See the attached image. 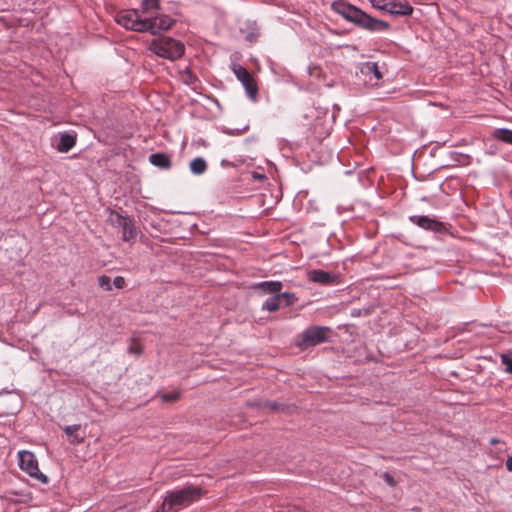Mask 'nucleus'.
Segmentation results:
<instances>
[{
    "instance_id": "1",
    "label": "nucleus",
    "mask_w": 512,
    "mask_h": 512,
    "mask_svg": "<svg viewBox=\"0 0 512 512\" xmlns=\"http://www.w3.org/2000/svg\"><path fill=\"white\" fill-rule=\"evenodd\" d=\"M159 9L160 0H142L141 10L123 11L118 15L117 22L129 30L157 35L170 29L175 22L168 15H155Z\"/></svg>"
},
{
    "instance_id": "2",
    "label": "nucleus",
    "mask_w": 512,
    "mask_h": 512,
    "mask_svg": "<svg viewBox=\"0 0 512 512\" xmlns=\"http://www.w3.org/2000/svg\"><path fill=\"white\" fill-rule=\"evenodd\" d=\"M331 8L345 20L370 32H382L389 29L388 22L373 18L366 12L344 0L334 1L331 4Z\"/></svg>"
},
{
    "instance_id": "3",
    "label": "nucleus",
    "mask_w": 512,
    "mask_h": 512,
    "mask_svg": "<svg viewBox=\"0 0 512 512\" xmlns=\"http://www.w3.org/2000/svg\"><path fill=\"white\" fill-rule=\"evenodd\" d=\"M203 495V490L194 485H186L180 489L167 491L164 501L157 512H178L198 501Z\"/></svg>"
},
{
    "instance_id": "4",
    "label": "nucleus",
    "mask_w": 512,
    "mask_h": 512,
    "mask_svg": "<svg viewBox=\"0 0 512 512\" xmlns=\"http://www.w3.org/2000/svg\"><path fill=\"white\" fill-rule=\"evenodd\" d=\"M149 50L158 57L175 61L183 56L185 46L181 41L174 38L160 37L150 42Z\"/></svg>"
},
{
    "instance_id": "5",
    "label": "nucleus",
    "mask_w": 512,
    "mask_h": 512,
    "mask_svg": "<svg viewBox=\"0 0 512 512\" xmlns=\"http://www.w3.org/2000/svg\"><path fill=\"white\" fill-rule=\"evenodd\" d=\"M329 332V327L309 326L297 336L296 345L300 349L305 350L309 347L328 342Z\"/></svg>"
},
{
    "instance_id": "6",
    "label": "nucleus",
    "mask_w": 512,
    "mask_h": 512,
    "mask_svg": "<svg viewBox=\"0 0 512 512\" xmlns=\"http://www.w3.org/2000/svg\"><path fill=\"white\" fill-rule=\"evenodd\" d=\"M18 457L19 466L23 471L43 484L48 483V477L39 470L37 459L32 452L19 451Z\"/></svg>"
},
{
    "instance_id": "7",
    "label": "nucleus",
    "mask_w": 512,
    "mask_h": 512,
    "mask_svg": "<svg viewBox=\"0 0 512 512\" xmlns=\"http://www.w3.org/2000/svg\"><path fill=\"white\" fill-rule=\"evenodd\" d=\"M232 71L235 74L237 80L240 81L245 88L247 96L252 101H256L258 97V86L251 73L245 67L239 64H233Z\"/></svg>"
},
{
    "instance_id": "8",
    "label": "nucleus",
    "mask_w": 512,
    "mask_h": 512,
    "mask_svg": "<svg viewBox=\"0 0 512 512\" xmlns=\"http://www.w3.org/2000/svg\"><path fill=\"white\" fill-rule=\"evenodd\" d=\"M409 221L414 225H417L419 228L435 234L442 235L448 232L447 226L444 222L428 215H412L409 217Z\"/></svg>"
},
{
    "instance_id": "9",
    "label": "nucleus",
    "mask_w": 512,
    "mask_h": 512,
    "mask_svg": "<svg viewBox=\"0 0 512 512\" xmlns=\"http://www.w3.org/2000/svg\"><path fill=\"white\" fill-rule=\"evenodd\" d=\"M308 280L314 283H318L321 285H334L337 281V276L334 274H331L329 272H326L324 270L316 269L311 270L307 274Z\"/></svg>"
},
{
    "instance_id": "10",
    "label": "nucleus",
    "mask_w": 512,
    "mask_h": 512,
    "mask_svg": "<svg viewBox=\"0 0 512 512\" xmlns=\"http://www.w3.org/2000/svg\"><path fill=\"white\" fill-rule=\"evenodd\" d=\"M385 12L393 16H410L413 13V7L404 0L389 1Z\"/></svg>"
},
{
    "instance_id": "11",
    "label": "nucleus",
    "mask_w": 512,
    "mask_h": 512,
    "mask_svg": "<svg viewBox=\"0 0 512 512\" xmlns=\"http://www.w3.org/2000/svg\"><path fill=\"white\" fill-rule=\"evenodd\" d=\"M118 225L122 229V238L124 241L129 242L136 239L137 231L134 226L133 220L130 217H122L118 215Z\"/></svg>"
},
{
    "instance_id": "12",
    "label": "nucleus",
    "mask_w": 512,
    "mask_h": 512,
    "mask_svg": "<svg viewBox=\"0 0 512 512\" xmlns=\"http://www.w3.org/2000/svg\"><path fill=\"white\" fill-rule=\"evenodd\" d=\"M62 431L65 433V435L69 438V443L72 445H80L85 440V433L81 431V425L75 424V425H66L63 426Z\"/></svg>"
},
{
    "instance_id": "13",
    "label": "nucleus",
    "mask_w": 512,
    "mask_h": 512,
    "mask_svg": "<svg viewBox=\"0 0 512 512\" xmlns=\"http://www.w3.org/2000/svg\"><path fill=\"white\" fill-rule=\"evenodd\" d=\"M76 144V136L70 133H63L60 135V140L56 145V149L60 153H67Z\"/></svg>"
},
{
    "instance_id": "14",
    "label": "nucleus",
    "mask_w": 512,
    "mask_h": 512,
    "mask_svg": "<svg viewBox=\"0 0 512 512\" xmlns=\"http://www.w3.org/2000/svg\"><path fill=\"white\" fill-rule=\"evenodd\" d=\"M149 162L161 169H169L172 165L169 155L166 153H153L149 156Z\"/></svg>"
},
{
    "instance_id": "15",
    "label": "nucleus",
    "mask_w": 512,
    "mask_h": 512,
    "mask_svg": "<svg viewBox=\"0 0 512 512\" xmlns=\"http://www.w3.org/2000/svg\"><path fill=\"white\" fill-rule=\"evenodd\" d=\"M360 72H361V74H363L365 76H370V81L372 79L377 81L382 78V74L379 71V67H378L377 63H375V62L363 63L360 67Z\"/></svg>"
},
{
    "instance_id": "16",
    "label": "nucleus",
    "mask_w": 512,
    "mask_h": 512,
    "mask_svg": "<svg viewBox=\"0 0 512 512\" xmlns=\"http://www.w3.org/2000/svg\"><path fill=\"white\" fill-rule=\"evenodd\" d=\"M208 166L207 162L202 157H196L190 162V171L194 175H202L206 172Z\"/></svg>"
},
{
    "instance_id": "17",
    "label": "nucleus",
    "mask_w": 512,
    "mask_h": 512,
    "mask_svg": "<svg viewBox=\"0 0 512 512\" xmlns=\"http://www.w3.org/2000/svg\"><path fill=\"white\" fill-rule=\"evenodd\" d=\"M283 284L280 281H264L258 284V288H260L265 293H277L282 290Z\"/></svg>"
},
{
    "instance_id": "18",
    "label": "nucleus",
    "mask_w": 512,
    "mask_h": 512,
    "mask_svg": "<svg viewBox=\"0 0 512 512\" xmlns=\"http://www.w3.org/2000/svg\"><path fill=\"white\" fill-rule=\"evenodd\" d=\"M493 137L496 140L502 141L512 145V130L506 128H499L493 131Z\"/></svg>"
},
{
    "instance_id": "19",
    "label": "nucleus",
    "mask_w": 512,
    "mask_h": 512,
    "mask_svg": "<svg viewBox=\"0 0 512 512\" xmlns=\"http://www.w3.org/2000/svg\"><path fill=\"white\" fill-rule=\"evenodd\" d=\"M280 300L281 296L279 294H276L272 297H269L264 303H263V309L269 311V312H275L280 307Z\"/></svg>"
},
{
    "instance_id": "20",
    "label": "nucleus",
    "mask_w": 512,
    "mask_h": 512,
    "mask_svg": "<svg viewBox=\"0 0 512 512\" xmlns=\"http://www.w3.org/2000/svg\"><path fill=\"white\" fill-rule=\"evenodd\" d=\"M98 285L106 291L112 290V281L107 275H101L98 277Z\"/></svg>"
},
{
    "instance_id": "21",
    "label": "nucleus",
    "mask_w": 512,
    "mask_h": 512,
    "mask_svg": "<svg viewBox=\"0 0 512 512\" xmlns=\"http://www.w3.org/2000/svg\"><path fill=\"white\" fill-rule=\"evenodd\" d=\"M502 363L506 366V370L512 373V351L501 355Z\"/></svg>"
},
{
    "instance_id": "22",
    "label": "nucleus",
    "mask_w": 512,
    "mask_h": 512,
    "mask_svg": "<svg viewBox=\"0 0 512 512\" xmlns=\"http://www.w3.org/2000/svg\"><path fill=\"white\" fill-rule=\"evenodd\" d=\"M160 397L163 401L172 403V402H176L180 398V392L173 391L170 393H163Z\"/></svg>"
},
{
    "instance_id": "23",
    "label": "nucleus",
    "mask_w": 512,
    "mask_h": 512,
    "mask_svg": "<svg viewBox=\"0 0 512 512\" xmlns=\"http://www.w3.org/2000/svg\"><path fill=\"white\" fill-rule=\"evenodd\" d=\"M279 295L281 296V299H284L285 300V304L286 306H291L295 303L296 301V297L293 293H279Z\"/></svg>"
},
{
    "instance_id": "24",
    "label": "nucleus",
    "mask_w": 512,
    "mask_h": 512,
    "mask_svg": "<svg viewBox=\"0 0 512 512\" xmlns=\"http://www.w3.org/2000/svg\"><path fill=\"white\" fill-rule=\"evenodd\" d=\"M112 284L118 289H123L126 285V282L122 276H117L114 278Z\"/></svg>"
},
{
    "instance_id": "25",
    "label": "nucleus",
    "mask_w": 512,
    "mask_h": 512,
    "mask_svg": "<svg viewBox=\"0 0 512 512\" xmlns=\"http://www.w3.org/2000/svg\"><path fill=\"white\" fill-rule=\"evenodd\" d=\"M382 478L389 486L394 487L396 485L394 477L390 473L384 472Z\"/></svg>"
},
{
    "instance_id": "26",
    "label": "nucleus",
    "mask_w": 512,
    "mask_h": 512,
    "mask_svg": "<svg viewBox=\"0 0 512 512\" xmlns=\"http://www.w3.org/2000/svg\"><path fill=\"white\" fill-rule=\"evenodd\" d=\"M128 352L130 354H140L142 352V349L141 347H136V346H130L128 348Z\"/></svg>"
},
{
    "instance_id": "27",
    "label": "nucleus",
    "mask_w": 512,
    "mask_h": 512,
    "mask_svg": "<svg viewBox=\"0 0 512 512\" xmlns=\"http://www.w3.org/2000/svg\"><path fill=\"white\" fill-rule=\"evenodd\" d=\"M266 406L268 408H270L271 410H278L279 409V405L277 403H275V402H267Z\"/></svg>"
},
{
    "instance_id": "28",
    "label": "nucleus",
    "mask_w": 512,
    "mask_h": 512,
    "mask_svg": "<svg viewBox=\"0 0 512 512\" xmlns=\"http://www.w3.org/2000/svg\"><path fill=\"white\" fill-rule=\"evenodd\" d=\"M505 465L507 470L512 472V455L507 458Z\"/></svg>"
},
{
    "instance_id": "29",
    "label": "nucleus",
    "mask_w": 512,
    "mask_h": 512,
    "mask_svg": "<svg viewBox=\"0 0 512 512\" xmlns=\"http://www.w3.org/2000/svg\"><path fill=\"white\" fill-rule=\"evenodd\" d=\"M248 128H249V126H248V125H246L242 130H236V132H235V133H234V132H232V131H228L227 133H228V134H230V135H239V134H241L242 132L247 131V130H248Z\"/></svg>"
},
{
    "instance_id": "30",
    "label": "nucleus",
    "mask_w": 512,
    "mask_h": 512,
    "mask_svg": "<svg viewBox=\"0 0 512 512\" xmlns=\"http://www.w3.org/2000/svg\"><path fill=\"white\" fill-rule=\"evenodd\" d=\"M246 39L250 42H253L256 39V35L254 33H250L246 36Z\"/></svg>"
},
{
    "instance_id": "31",
    "label": "nucleus",
    "mask_w": 512,
    "mask_h": 512,
    "mask_svg": "<svg viewBox=\"0 0 512 512\" xmlns=\"http://www.w3.org/2000/svg\"><path fill=\"white\" fill-rule=\"evenodd\" d=\"M351 315L353 317L360 316L361 315V310L354 309V310H352Z\"/></svg>"
},
{
    "instance_id": "32",
    "label": "nucleus",
    "mask_w": 512,
    "mask_h": 512,
    "mask_svg": "<svg viewBox=\"0 0 512 512\" xmlns=\"http://www.w3.org/2000/svg\"><path fill=\"white\" fill-rule=\"evenodd\" d=\"M498 443H500V440H499V439H497V438H492V439L490 440V444H491V445H496V444H498Z\"/></svg>"
},
{
    "instance_id": "33",
    "label": "nucleus",
    "mask_w": 512,
    "mask_h": 512,
    "mask_svg": "<svg viewBox=\"0 0 512 512\" xmlns=\"http://www.w3.org/2000/svg\"><path fill=\"white\" fill-rule=\"evenodd\" d=\"M254 178L263 179V178H265V176H264V175H261V174H257V173H255V174H254Z\"/></svg>"
}]
</instances>
